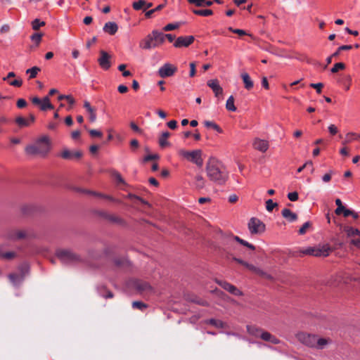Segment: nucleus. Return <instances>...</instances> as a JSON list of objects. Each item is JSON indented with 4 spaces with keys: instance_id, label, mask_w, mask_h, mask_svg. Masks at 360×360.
<instances>
[{
    "instance_id": "nucleus-1",
    "label": "nucleus",
    "mask_w": 360,
    "mask_h": 360,
    "mask_svg": "<svg viewBox=\"0 0 360 360\" xmlns=\"http://www.w3.org/2000/svg\"><path fill=\"white\" fill-rule=\"evenodd\" d=\"M206 173L210 181L223 185L229 178V173L224 165L218 160L211 158L206 165Z\"/></svg>"
},
{
    "instance_id": "nucleus-2",
    "label": "nucleus",
    "mask_w": 360,
    "mask_h": 360,
    "mask_svg": "<svg viewBox=\"0 0 360 360\" xmlns=\"http://www.w3.org/2000/svg\"><path fill=\"white\" fill-rule=\"evenodd\" d=\"M162 44V32L154 30L139 42V48L143 50H151Z\"/></svg>"
},
{
    "instance_id": "nucleus-3",
    "label": "nucleus",
    "mask_w": 360,
    "mask_h": 360,
    "mask_svg": "<svg viewBox=\"0 0 360 360\" xmlns=\"http://www.w3.org/2000/svg\"><path fill=\"white\" fill-rule=\"evenodd\" d=\"M56 257L61 262L67 264H76L82 263V257L70 249H58L56 252Z\"/></svg>"
},
{
    "instance_id": "nucleus-4",
    "label": "nucleus",
    "mask_w": 360,
    "mask_h": 360,
    "mask_svg": "<svg viewBox=\"0 0 360 360\" xmlns=\"http://www.w3.org/2000/svg\"><path fill=\"white\" fill-rule=\"evenodd\" d=\"M49 150V140L46 137L39 139L34 145L28 146L25 148L27 154L45 155Z\"/></svg>"
},
{
    "instance_id": "nucleus-5",
    "label": "nucleus",
    "mask_w": 360,
    "mask_h": 360,
    "mask_svg": "<svg viewBox=\"0 0 360 360\" xmlns=\"http://www.w3.org/2000/svg\"><path fill=\"white\" fill-rule=\"evenodd\" d=\"M178 154L186 159L187 160L195 164L198 167H201L203 165V160L202 158V150H195L192 151L186 150L184 149H180L178 151Z\"/></svg>"
},
{
    "instance_id": "nucleus-6",
    "label": "nucleus",
    "mask_w": 360,
    "mask_h": 360,
    "mask_svg": "<svg viewBox=\"0 0 360 360\" xmlns=\"http://www.w3.org/2000/svg\"><path fill=\"white\" fill-rule=\"evenodd\" d=\"M328 245H323L321 248H308L300 251L302 255H312L315 257H326L331 252Z\"/></svg>"
},
{
    "instance_id": "nucleus-7",
    "label": "nucleus",
    "mask_w": 360,
    "mask_h": 360,
    "mask_svg": "<svg viewBox=\"0 0 360 360\" xmlns=\"http://www.w3.org/2000/svg\"><path fill=\"white\" fill-rule=\"evenodd\" d=\"M30 237V233L27 230L23 229H12L8 231L6 233V238L11 240L26 239Z\"/></svg>"
},
{
    "instance_id": "nucleus-8",
    "label": "nucleus",
    "mask_w": 360,
    "mask_h": 360,
    "mask_svg": "<svg viewBox=\"0 0 360 360\" xmlns=\"http://www.w3.org/2000/svg\"><path fill=\"white\" fill-rule=\"evenodd\" d=\"M248 229L252 234H259L264 231V224L257 218L252 217L248 223Z\"/></svg>"
},
{
    "instance_id": "nucleus-9",
    "label": "nucleus",
    "mask_w": 360,
    "mask_h": 360,
    "mask_svg": "<svg viewBox=\"0 0 360 360\" xmlns=\"http://www.w3.org/2000/svg\"><path fill=\"white\" fill-rule=\"evenodd\" d=\"M298 340L306 346L310 347H316V336L305 333H300L297 335Z\"/></svg>"
},
{
    "instance_id": "nucleus-10",
    "label": "nucleus",
    "mask_w": 360,
    "mask_h": 360,
    "mask_svg": "<svg viewBox=\"0 0 360 360\" xmlns=\"http://www.w3.org/2000/svg\"><path fill=\"white\" fill-rule=\"evenodd\" d=\"M177 71V68L169 63H165L158 70V75L162 78L173 76Z\"/></svg>"
},
{
    "instance_id": "nucleus-11",
    "label": "nucleus",
    "mask_w": 360,
    "mask_h": 360,
    "mask_svg": "<svg viewBox=\"0 0 360 360\" xmlns=\"http://www.w3.org/2000/svg\"><path fill=\"white\" fill-rule=\"evenodd\" d=\"M99 53L100 56L98 58V63L103 70H108L111 67V56L103 50H101Z\"/></svg>"
},
{
    "instance_id": "nucleus-12",
    "label": "nucleus",
    "mask_w": 360,
    "mask_h": 360,
    "mask_svg": "<svg viewBox=\"0 0 360 360\" xmlns=\"http://www.w3.org/2000/svg\"><path fill=\"white\" fill-rule=\"evenodd\" d=\"M194 41L193 36H181L179 37L174 44V46L176 48H181V47H188Z\"/></svg>"
},
{
    "instance_id": "nucleus-13",
    "label": "nucleus",
    "mask_w": 360,
    "mask_h": 360,
    "mask_svg": "<svg viewBox=\"0 0 360 360\" xmlns=\"http://www.w3.org/2000/svg\"><path fill=\"white\" fill-rule=\"evenodd\" d=\"M236 236H233L231 233H224L220 231L219 240H221V243L222 245L229 248V246L231 245L233 241H234V237Z\"/></svg>"
},
{
    "instance_id": "nucleus-14",
    "label": "nucleus",
    "mask_w": 360,
    "mask_h": 360,
    "mask_svg": "<svg viewBox=\"0 0 360 360\" xmlns=\"http://www.w3.org/2000/svg\"><path fill=\"white\" fill-rule=\"evenodd\" d=\"M34 115L32 114H30L28 119L19 116L15 118V122L19 127L22 128L30 126L32 123H34Z\"/></svg>"
},
{
    "instance_id": "nucleus-15",
    "label": "nucleus",
    "mask_w": 360,
    "mask_h": 360,
    "mask_svg": "<svg viewBox=\"0 0 360 360\" xmlns=\"http://www.w3.org/2000/svg\"><path fill=\"white\" fill-rule=\"evenodd\" d=\"M134 288L141 293L149 292L152 290L149 283L143 281H136Z\"/></svg>"
},
{
    "instance_id": "nucleus-16",
    "label": "nucleus",
    "mask_w": 360,
    "mask_h": 360,
    "mask_svg": "<svg viewBox=\"0 0 360 360\" xmlns=\"http://www.w3.org/2000/svg\"><path fill=\"white\" fill-rule=\"evenodd\" d=\"M82 155L81 151H70L67 149L64 150L60 154L61 158L65 160L79 159Z\"/></svg>"
},
{
    "instance_id": "nucleus-17",
    "label": "nucleus",
    "mask_w": 360,
    "mask_h": 360,
    "mask_svg": "<svg viewBox=\"0 0 360 360\" xmlns=\"http://www.w3.org/2000/svg\"><path fill=\"white\" fill-rule=\"evenodd\" d=\"M207 86L212 89L216 97L223 94V89L220 86L217 79H211L207 82Z\"/></svg>"
},
{
    "instance_id": "nucleus-18",
    "label": "nucleus",
    "mask_w": 360,
    "mask_h": 360,
    "mask_svg": "<svg viewBox=\"0 0 360 360\" xmlns=\"http://www.w3.org/2000/svg\"><path fill=\"white\" fill-rule=\"evenodd\" d=\"M253 147L255 149L262 153L266 152L269 148V143L265 140L255 139L253 141Z\"/></svg>"
},
{
    "instance_id": "nucleus-19",
    "label": "nucleus",
    "mask_w": 360,
    "mask_h": 360,
    "mask_svg": "<svg viewBox=\"0 0 360 360\" xmlns=\"http://www.w3.org/2000/svg\"><path fill=\"white\" fill-rule=\"evenodd\" d=\"M245 266L248 270H250L252 272L256 274L257 275L260 276L261 277H263V278H267V279H271L272 278V277L269 274H266V272H264L262 269L257 268V266H254L252 264H250L247 262Z\"/></svg>"
},
{
    "instance_id": "nucleus-20",
    "label": "nucleus",
    "mask_w": 360,
    "mask_h": 360,
    "mask_svg": "<svg viewBox=\"0 0 360 360\" xmlns=\"http://www.w3.org/2000/svg\"><path fill=\"white\" fill-rule=\"evenodd\" d=\"M84 108L86 110L89 115V121L91 122H94L96 120V108L91 107L90 103L87 101L84 102Z\"/></svg>"
},
{
    "instance_id": "nucleus-21",
    "label": "nucleus",
    "mask_w": 360,
    "mask_h": 360,
    "mask_svg": "<svg viewBox=\"0 0 360 360\" xmlns=\"http://www.w3.org/2000/svg\"><path fill=\"white\" fill-rule=\"evenodd\" d=\"M352 49V45H342V46H340L337 49V51L335 53H333L330 56H329V57H328L326 58L327 65L325 66V68H326V66L328 65L331 63L332 58L333 57H338L340 55V51H349V50H351Z\"/></svg>"
},
{
    "instance_id": "nucleus-22",
    "label": "nucleus",
    "mask_w": 360,
    "mask_h": 360,
    "mask_svg": "<svg viewBox=\"0 0 360 360\" xmlns=\"http://www.w3.org/2000/svg\"><path fill=\"white\" fill-rule=\"evenodd\" d=\"M10 281L15 286H19L24 280V274H11L8 276Z\"/></svg>"
},
{
    "instance_id": "nucleus-23",
    "label": "nucleus",
    "mask_w": 360,
    "mask_h": 360,
    "mask_svg": "<svg viewBox=\"0 0 360 360\" xmlns=\"http://www.w3.org/2000/svg\"><path fill=\"white\" fill-rule=\"evenodd\" d=\"M103 31L110 35H114L118 30L117 25L114 22H108L103 26Z\"/></svg>"
},
{
    "instance_id": "nucleus-24",
    "label": "nucleus",
    "mask_w": 360,
    "mask_h": 360,
    "mask_svg": "<svg viewBox=\"0 0 360 360\" xmlns=\"http://www.w3.org/2000/svg\"><path fill=\"white\" fill-rule=\"evenodd\" d=\"M260 338L264 340V341H266V342H269L271 343H273L274 345H277V344H279L280 343V340L276 338L275 336H274L273 335H271L270 333L267 332V331H262V333L261 334V336Z\"/></svg>"
},
{
    "instance_id": "nucleus-25",
    "label": "nucleus",
    "mask_w": 360,
    "mask_h": 360,
    "mask_svg": "<svg viewBox=\"0 0 360 360\" xmlns=\"http://www.w3.org/2000/svg\"><path fill=\"white\" fill-rule=\"evenodd\" d=\"M281 214L290 222L295 221L297 219V215L288 208L283 209L281 212Z\"/></svg>"
},
{
    "instance_id": "nucleus-26",
    "label": "nucleus",
    "mask_w": 360,
    "mask_h": 360,
    "mask_svg": "<svg viewBox=\"0 0 360 360\" xmlns=\"http://www.w3.org/2000/svg\"><path fill=\"white\" fill-rule=\"evenodd\" d=\"M241 78L244 83L245 88L247 90H250L254 86L253 81L251 79L250 75L247 72H243L241 74Z\"/></svg>"
},
{
    "instance_id": "nucleus-27",
    "label": "nucleus",
    "mask_w": 360,
    "mask_h": 360,
    "mask_svg": "<svg viewBox=\"0 0 360 360\" xmlns=\"http://www.w3.org/2000/svg\"><path fill=\"white\" fill-rule=\"evenodd\" d=\"M108 221L111 224H117L121 226H125L127 225V222L124 219L113 214H111Z\"/></svg>"
},
{
    "instance_id": "nucleus-28",
    "label": "nucleus",
    "mask_w": 360,
    "mask_h": 360,
    "mask_svg": "<svg viewBox=\"0 0 360 360\" xmlns=\"http://www.w3.org/2000/svg\"><path fill=\"white\" fill-rule=\"evenodd\" d=\"M170 136V133L169 131L163 132L159 138V145L161 148H165L167 146H169V142L167 141V139Z\"/></svg>"
},
{
    "instance_id": "nucleus-29",
    "label": "nucleus",
    "mask_w": 360,
    "mask_h": 360,
    "mask_svg": "<svg viewBox=\"0 0 360 360\" xmlns=\"http://www.w3.org/2000/svg\"><path fill=\"white\" fill-rule=\"evenodd\" d=\"M247 331L251 335H253L256 338H260L263 330L255 326H247Z\"/></svg>"
},
{
    "instance_id": "nucleus-30",
    "label": "nucleus",
    "mask_w": 360,
    "mask_h": 360,
    "mask_svg": "<svg viewBox=\"0 0 360 360\" xmlns=\"http://www.w3.org/2000/svg\"><path fill=\"white\" fill-rule=\"evenodd\" d=\"M40 109L41 110H46L48 109L52 110L54 108L53 105L51 103L50 99L49 96H45L42 100L41 103H40Z\"/></svg>"
},
{
    "instance_id": "nucleus-31",
    "label": "nucleus",
    "mask_w": 360,
    "mask_h": 360,
    "mask_svg": "<svg viewBox=\"0 0 360 360\" xmlns=\"http://www.w3.org/2000/svg\"><path fill=\"white\" fill-rule=\"evenodd\" d=\"M207 323L211 324L212 326H213L217 328H225L227 326V325L225 322H223L221 320H218V319H210L207 321Z\"/></svg>"
},
{
    "instance_id": "nucleus-32",
    "label": "nucleus",
    "mask_w": 360,
    "mask_h": 360,
    "mask_svg": "<svg viewBox=\"0 0 360 360\" xmlns=\"http://www.w3.org/2000/svg\"><path fill=\"white\" fill-rule=\"evenodd\" d=\"M190 4H195L197 6H211L212 1L207 0H187Z\"/></svg>"
},
{
    "instance_id": "nucleus-33",
    "label": "nucleus",
    "mask_w": 360,
    "mask_h": 360,
    "mask_svg": "<svg viewBox=\"0 0 360 360\" xmlns=\"http://www.w3.org/2000/svg\"><path fill=\"white\" fill-rule=\"evenodd\" d=\"M195 186L198 189H202L205 186V180L201 175H197L195 177Z\"/></svg>"
},
{
    "instance_id": "nucleus-34",
    "label": "nucleus",
    "mask_w": 360,
    "mask_h": 360,
    "mask_svg": "<svg viewBox=\"0 0 360 360\" xmlns=\"http://www.w3.org/2000/svg\"><path fill=\"white\" fill-rule=\"evenodd\" d=\"M343 231L347 233V235L349 237L354 236H358V234H360V231L358 229H354V228L348 226H344Z\"/></svg>"
},
{
    "instance_id": "nucleus-35",
    "label": "nucleus",
    "mask_w": 360,
    "mask_h": 360,
    "mask_svg": "<svg viewBox=\"0 0 360 360\" xmlns=\"http://www.w3.org/2000/svg\"><path fill=\"white\" fill-rule=\"evenodd\" d=\"M360 138V135L354 132H349L347 134L345 140L342 142V144L345 145L346 143L352 142L354 139H358Z\"/></svg>"
},
{
    "instance_id": "nucleus-36",
    "label": "nucleus",
    "mask_w": 360,
    "mask_h": 360,
    "mask_svg": "<svg viewBox=\"0 0 360 360\" xmlns=\"http://www.w3.org/2000/svg\"><path fill=\"white\" fill-rule=\"evenodd\" d=\"M226 108L229 111L235 112L236 110V108L234 105V98L233 96H229L226 103Z\"/></svg>"
},
{
    "instance_id": "nucleus-37",
    "label": "nucleus",
    "mask_w": 360,
    "mask_h": 360,
    "mask_svg": "<svg viewBox=\"0 0 360 360\" xmlns=\"http://www.w3.org/2000/svg\"><path fill=\"white\" fill-rule=\"evenodd\" d=\"M204 124L206 127L212 128L219 133L223 132L221 128L214 122L206 120L204 122Z\"/></svg>"
},
{
    "instance_id": "nucleus-38",
    "label": "nucleus",
    "mask_w": 360,
    "mask_h": 360,
    "mask_svg": "<svg viewBox=\"0 0 360 360\" xmlns=\"http://www.w3.org/2000/svg\"><path fill=\"white\" fill-rule=\"evenodd\" d=\"M193 13H195V15L201 16H210L213 14L212 11L210 9H194L193 10Z\"/></svg>"
},
{
    "instance_id": "nucleus-39",
    "label": "nucleus",
    "mask_w": 360,
    "mask_h": 360,
    "mask_svg": "<svg viewBox=\"0 0 360 360\" xmlns=\"http://www.w3.org/2000/svg\"><path fill=\"white\" fill-rule=\"evenodd\" d=\"M146 5V1L145 0H139L137 1H134L132 4V7L136 11L143 10L144 6Z\"/></svg>"
},
{
    "instance_id": "nucleus-40",
    "label": "nucleus",
    "mask_w": 360,
    "mask_h": 360,
    "mask_svg": "<svg viewBox=\"0 0 360 360\" xmlns=\"http://www.w3.org/2000/svg\"><path fill=\"white\" fill-rule=\"evenodd\" d=\"M41 71V69L37 66H34L32 68L27 69L26 70L27 74H30V79L35 78L39 72Z\"/></svg>"
},
{
    "instance_id": "nucleus-41",
    "label": "nucleus",
    "mask_w": 360,
    "mask_h": 360,
    "mask_svg": "<svg viewBox=\"0 0 360 360\" xmlns=\"http://www.w3.org/2000/svg\"><path fill=\"white\" fill-rule=\"evenodd\" d=\"M234 240H235V241H237L238 243H239L242 245L245 246V247L248 248L249 249H251V250H253L255 249V247L253 245H252V244L249 243L248 242L241 239L238 236L234 237Z\"/></svg>"
},
{
    "instance_id": "nucleus-42",
    "label": "nucleus",
    "mask_w": 360,
    "mask_h": 360,
    "mask_svg": "<svg viewBox=\"0 0 360 360\" xmlns=\"http://www.w3.org/2000/svg\"><path fill=\"white\" fill-rule=\"evenodd\" d=\"M328 343V340L326 338H318L316 337V347L318 349H323Z\"/></svg>"
},
{
    "instance_id": "nucleus-43",
    "label": "nucleus",
    "mask_w": 360,
    "mask_h": 360,
    "mask_svg": "<svg viewBox=\"0 0 360 360\" xmlns=\"http://www.w3.org/2000/svg\"><path fill=\"white\" fill-rule=\"evenodd\" d=\"M99 294L102 297H103L104 298H106V299H108V298H112L114 297L113 293L111 291H110V290H107L105 287H103L100 290Z\"/></svg>"
},
{
    "instance_id": "nucleus-44",
    "label": "nucleus",
    "mask_w": 360,
    "mask_h": 360,
    "mask_svg": "<svg viewBox=\"0 0 360 360\" xmlns=\"http://www.w3.org/2000/svg\"><path fill=\"white\" fill-rule=\"evenodd\" d=\"M345 69V65L343 63H338L334 65L331 68L330 71L332 73H336L339 70H343Z\"/></svg>"
},
{
    "instance_id": "nucleus-45",
    "label": "nucleus",
    "mask_w": 360,
    "mask_h": 360,
    "mask_svg": "<svg viewBox=\"0 0 360 360\" xmlns=\"http://www.w3.org/2000/svg\"><path fill=\"white\" fill-rule=\"evenodd\" d=\"M132 307L143 311L147 307V305L140 301H134L132 302Z\"/></svg>"
},
{
    "instance_id": "nucleus-46",
    "label": "nucleus",
    "mask_w": 360,
    "mask_h": 360,
    "mask_svg": "<svg viewBox=\"0 0 360 360\" xmlns=\"http://www.w3.org/2000/svg\"><path fill=\"white\" fill-rule=\"evenodd\" d=\"M227 291L229 292L230 293H231L234 295H237V296H240L243 295V292L232 284H231L230 287L228 288Z\"/></svg>"
},
{
    "instance_id": "nucleus-47",
    "label": "nucleus",
    "mask_w": 360,
    "mask_h": 360,
    "mask_svg": "<svg viewBox=\"0 0 360 360\" xmlns=\"http://www.w3.org/2000/svg\"><path fill=\"white\" fill-rule=\"evenodd\" d=\"M278 206V204L276 202H274L271 199H269L266 202V209L269 212H271L274 208Z\"/></svg>"
},
{
    "instance_id": "nucleus-48",
    "label": "nucleus",
    "mask_w": 360,
    "mask_h": 360,
    "mask_svg": "<svg viewBox=\"0 0 360 360\" xmlns=\"http://www.w3.org/2000/svg\"><path fill=\"white\" fill-rule=\"evenodd\" d=\"M126 67H127V65L126 64H120L119 66H118V70L121 72H122V75L123 77H129V76H131V72L129 70H126Z\"/></svg>"
},
{
    "instance_id": "nucleus-49",
    "label": "nucleus",
    "mask_w": 360,
    "mask_h": 360,
    "mask_svg": "<svg viewBox=\"0 0 360 360\" xmlns=\"http://www.w3.org/2000/svg\"><path fill=\"white\" fill-rule=\"evenodd\" d=\"M44 25L45 22L44 21H40L39 19H35L32 22V29L34 30H39L41 26H44Z\"/></svg>"
},
{
    "instance_id": "nucleus-50",
    "label": "nucleus",
    "mask_w": 360,
    "mask_h": 360,
    "mask_svg": "<svg viewBox=\"0 0 360 360\" xmlns=\"http://www.w3.org/2000/svg\"><path fill=\"white\" fill-rule=\"evenodd\" d=\"M42 37V34L40 33H34L31 36L32 41H34L36 43V46H39V43L41 42Z\"/></svg>"
},
{
    "instance_id": "nucleus-51",
    "label": "nucleus",
    "mask_w": 360,
    "mask_h": 360,
    "mask_svg": "<svg viewBox=\"0 0 360 360\" xmlns=\"http://www.w3.org/2000/svg\"><path fill=\"white\" fill-rule=\"evenodd\" d=\"M311 226V222L307 221L305 222L302 227L299 229V234L304 235L306 233L307 229Z\"/></svg>"
},
{
    "instance_id": "nucleus-52",
    "label": "nucleus",
    "mask_w": 360,
    "mask_h": 360,
    "mask_svg": "<svg viewBox=\"0 0 360 360\" xmlns=\"http://www.w3.org/2000/svg\"><path fill=\"white\" fill-rule=\"evenodd\" d=\"M179 27V23H176V24L169 23V24H167V25H165L163 27V30L165 32H168V31L176 30V29H177Z\"/></svg>"
},
{
    "instance_id": "nucleus-53",
    "label": "nucleus",
    "mask_w": 360,
    "mask_h": 360,
    "mask_svg": "<svg viewBox=\"0 0 360 360\" xmlns=\"http://www.w3.org/2000/svg\"><path fill=\"white\" fill-rule=\"evenodd\" d=\"M113 177L118 182L124 185H127L125 181L122 177L121 174L118 172H114L112 174Z\"/></svg>"
},
{
    "instance_id": "nucleus-54",
    "label": "nucleus",
    "mask_w": 360,
    "mask_h": 360,
    "mask_svg": "<svg viewBox=\"0 0 360 360\" xmlns=\"http://www.w3.org/2000/svg\"><path fill=\"white\" fill-rule=\"evenodd\" d=\"M8 84L11 86H15V87H20L22 84V80L21 79H16L12 81H7Z\"/></svg>"
},
{
    "instance_id": "nucleus-55",
    "label": "nucleus",
    "mask_w": 360,
    "mask_h": 360,
    "mask_svg": "<svg viewBox=\"0 0 360 360\" xmlns=\"http://www.w3.org/2000/svg\"><path fill=\"white\" fill-rule=\"evenodd\" d=\"M216 283L219 285L221 288H223L225 290H228V288L230 287L231 283H228L225 281H221L216 279Z\"/></svg>"
},
{
    "instance_id": "nucleus-56",
    "label": "nucleus",
    "mask_w": 360,
    "mask_h": 360,
    "mask_svg": "<svg viewBox=\"0 0 360 360\" xmlns=\"http://www.w3.org/2000/svg\"><path fill=\"white\" fill-rule=\"evenodd\" d=\"M309 86L311 88L315 89L318 94H321V89H322V88L323 86V83H316V84L311 83V84H310Z\"/></svg>"
},
{
    "instance_id": "nucleus-57",
    "label": "nucleus",
    "mask_w": 360,
    "mask_h": 360,
    "mask_svg": "<svg viewBox=\"0 0 360 360\" xmlns=\"http://www.w3.org/2000/svg\"><path fill=\"white\" fill-rule=\"evenodd\" d=\"M160 158V156L157 154H153V155H146L144 158H143V162H148V161H151V160H158Z\"/></svg>"
},
{
    "instance_id": "nucleus-58",
    "label": "nucleus",
    "mask_w": 360,
    "mask_h": 360,
    "mask_svg": "<svg viewBox=\"0 0 360 360\" xmlns=\"http://www.w3.org/2000/svg\"><path fill=\"white\" fill-rule=\"evenodd\" d=\"M308 165H311V172H314L313 163L310 160L307 161L302 167H299L297 169V172L298 173L301 172L304 168H307L308 167Z\"/></svg>"
},
{
    "instance_id": "nucleus-59",
    "label": "nucleus",
    "mask_w": 360,
    "mask_h": 360,
    "mask_svg": "<svg viewBox=\"0 0 360 360\" xmlns=\"http://www.w3.org/2000/svg\"><path fill=\"white\" fill-rule=\"evenodd\" d=\"M65 100L69 103V107H68V110H70L72 108V105H75V98L71 95H68L65 97Z\"/></svg>"
},
{
    "instance_id": "nucleus-60",
    "label": "nucleus",
    "mask_w": 360,
    "mask_h": 360,
    "mask_svg": "<svg viewBox=\"0 0 360 360\" xmlns=\"http://www.w3.org/2000/svg\"><path fill=\"white\" fill-rule=\"evenodd\" d=\"M165 39H167L169 41L172 42L175 39V36L171 34L162 33V44L165 42Z\"/></svg>"
},
{
    "instance_id": "nucleus-61",
    "label": "nucleus",
    "mask_w": 360,
    "mask_h": 360,
    "mask_svg": "<svg viewBox=\"0 0 360 360\" xmlns=\"http://www.w3.org/2000/svg\"><path fill=\"white\" fill-rule=\"evenodd\" d=\"M89 132L90 136L92 137H101L103 135L101 131L96 129H90Z\"/></svg>"
},
{
    "instance_id": "nucleus-62",
    "label": "nucleus",
    "mask_w": 360,
    "mask_h": 360,
    "mask_svg": "<svg viewBox=\"0 0 360 360\" xmlns=\"http://www.w3.org/2000/svg\"><path fill=\"white\" fill-rule=\"evenodd\" d=\"M288 198L290 200V201H296L298 200V193L297 192H292V193H289L288 194Z\"/></svg>"
},
{
    "instance_id": "nucleus-63",
    "label": "nucleus",
    "mask_w": 360,
    "mask_h": 360,
    "mask_svg": "<svg viewBox=\"0 0 360 360\" xmlns=\"http://www.w3.org/2000/svg\"><path fill=\"white\" fill-rule=\"evenodd\" d=\"M229 30L231 32H233V33H235V34H238V35H240V36L247 34H246V32H245V30H240V29H233V28H232V27H231L229 28Z\"/></svg>"
},
{
    "instance_id": "nucleus-64",
    "label": "nucleus",
    "mask_w": 360,
    "mask_h": 360,
    "mask_svg": "<svg viewBox=\"0 0 360 360\" xmlns=\"http://www.w3.org/2000/svg\"><path fill=\"white\" fill-rule=\"evenodd\" d=\"M16 105L18 108H23L27 105V101L23 98H20L17 101Z\"/></svg>"
}]
</instances>
